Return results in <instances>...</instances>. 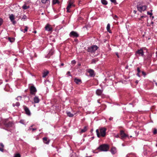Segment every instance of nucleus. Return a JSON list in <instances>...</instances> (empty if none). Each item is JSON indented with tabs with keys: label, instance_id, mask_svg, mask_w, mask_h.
Here are the masks:
<instances>
[{
	"label": "nucleus",
	"instance_id": "1",
	"mask_svg": "<svg viewBox=\"0 0 157 157\" xmlns=\"http://www.w3.org/2000/svg\"><path fill=\"white\" fill-rule=\"evenodd\" d=\"M99 130L100 134H99V131L98 129L96 130V132L97 133V136L98 137H99L100 136L102 137H104L105 135V132L106 130V128H101Z\"/></svg>",
	"mask_w": 157,
	"mask_h": 157
},
{
	"label": "nucleus",
	"instance_id": "2",
	"mask_svg": "<svg viewBox=\"0 0 157 157\" xmlns=\"http://www.w3.org/2000/svg\"><path fill=\"white\" fill-rule=\"evenodd\" d=\"M109 148V146L106 144H103L100 145L97 149L98 150L100 151H107Z\"/></svg>",
	"mask_w": 157,
	"mask_h": 157
},
{
	"label": "nucleus",
	"instance_id": "3",
	"mask_svg": "<svg viewBox=\"0 0 157 157\" xmlns=\"http://www.w3.org/2000/svg\"><path fill=\"white\" fill-rule=\"evenodd\" d=\"M98 48L97 46L96 45H93L90 47H88L87 51L90 53H93L97 50Z\"/></svg>",
	"mask_w": 157,
	"mask_h": 157
},
{
	"label": "nucleus",
	"instance_id": "4",
	"mask_svg": "<svg viewBox=\"0 0 157 157\" xmlns=\"http://www.w3.org/2000/svg\"><path fill=\"white\" fill-rule=\"evenodd\" d=\"M74 0H70L68 2V5L67 7V12H69V10L70 8L72 6H75V5L74 4Z\"/></svg>",
	"mask_w": 157,
	"mask_h": 157
},
{
	"label": "nucleus",
	"instance_id": "5",
	"mask_svg": "<svg viewBox=\"0 0 157 157\" xmlns=\"http://www.w3.org/2000/svg\"><path fill=\"white\" fill-rule=\"evenodd\" d=\"M30 93L33 95H35L37 91L36 88L34 86H30Z\"/></svg>",
	"mask_w": 157,
	"mask_h": 157
},
{
	"label": "nucleus",
	"instance_id": "6",
	"mask_svg": "<svg viewBox=\"0 0 157 157\" xmlns=\"http://www.w3.org/2000/svg\"><path fill=\"white\" fill-rule=\"evenodd\" d=\"M137 7L138 10L139 11L141 12L142 11H144L145 10L147 9V6L145 5L140 6H139L137 5Z\"/></svg>",
	"mask_w": 157,
	"mask_h": 157
},
{
	"label": "nucleus",
	"instance_id": "7",
	"mask_svg": "<svg viewBox=\"0 0 157 157\" xmlns=\"http://www.w3.org/2000/svg\"><path fill=\"white\" fill-rule=\"evenodd\" d=\"M120 134L121 137V138L122 140L126 137H128V136L126 135L123 130H121L120 131Z\"/></svg>",
	"mask_w": 157,
	"mask_h": 157
},
{
	"label": "nucleus",
	"instance_id": "8",
	"mask_svg": "<svg viewBox=\"0 0 157 157\" xmlns=\"http://www.w3.org/2000/svg\"><path fill=\"white\" fill-rule=\"evenodd\" d=\"M45 30L48 31H52V28L51 25L49 24H47L45 27Z\"/></svg>",
	"mask_w": 157,
	"mask_h": 157
},
{
	"label": "nucleus",
	"instance_id": "9",
	"mask_svg": "<svg viewBox=\"0 0 157 157\" xmlns=\"http://www.w3.org/2000/svg\"><path fill=\"white\" fill-rule=\"evenodd\" d=\"M23 107L26 114L29 116H30L31 115V113L29 108L25 106H23Z\"/></svg>",
	"mask_w": 157,
	"mask_h": 157
},
{
	"label": "nucleus",
	"instance_id": "10",
	"mask_svg": "<svg viewBox=\"0 0 157 157\" xmlns=\"http://www.w3.org/2000/svg\"><path fill=\"white\" fill-rule=\"evenodd\" d=\"M9 18L13 24H15L16 23V22L14 21V16L13 14H11Z\"/></svg>",
	"mask_w": 157,
	"mask_h": 157
},
{
	"label": "nucleus",
	"instance_id": "11",
	"mask_svg": "<svg viewBox=\"0 0 157 157\" xmlns=\"http://www.w3.org/2000/svg\"><path fill=\"white\" fill-rule=\"evenodd\" d=\"M70 36H73L74 37H77L78 36V34L77 33L73 31L70 33Z\"/></svg>",
	"mask_w": 157,
	"mask_h": 157
},
{
	"label": "nucleus",
	"instance_id": "12",
	"mask_svg": "<svg viewBox=\"0 0 157 157\" xmlns=\"http://www.w3.org/2000/svg\"><path fill=\"white\" fill-rule=\"evenodd\" d=\"M136 55L138 54L139 56H143L144 54L143 50L141 49L138 50L136 52Z\"/></svg>",
	"mask_w": 157,
	"mask_h": 157
},
{
	"label": "nucleus",
	"instance_id": "13",
	"mask_svg": "<svg viewBox=\"0 0 157 157\" xmlns=\"http://www.w3.org/2000/svg\"><path fill=\"white\" fill-rule=\"evenodd\" d=\"M44 142L46 144H48L50 142V140L46 137H44L43 138Z\"/></svg>",
	"mask_w": 157,
	"mask_h": 157
},
{
	"label": "nucleus",
	"instance_id": "14",
	"mask_svg": "<svg viewBox=\"0 0 157 157\" xmlns=\"http://www.w3.org/2000/svg\"><path fill=\"white\" fill-rule=\"evenodd\" d=\"M88 72L90 74V76H93L94 75V71L93 70L90 69L88 70Z\"/></svg>",
	"mask_w": 157,
	"mask_h": 157
},
{
	"label": "nucleus",
	"instance_id": "15",
	"mask_svg": "<svg viewBox=\"0 0 157 157\" xmlns=\"http://www.w3.org/2000/svg\"><path fill=\"white\" fill-rule=\"evenodd\" d=\"M74 81L77 84H79L82 82L81 80L80 79H78L76 78H75Z\"/></svg>",
	"mask_w": 157,
	"mask_h": 157
},
{
	"label": "nucleus",
	"instance_id": "16",
	"mask_svg": "<svg viewBox=\"0 0 157 157\" xmlns=\"http://www.w3.org/2000/svg\"><path fill=\"white\" fill-rule=\"evenodd\" d=\"M102 90L100 89H98L96 91V94L98 95H100L102 92Z\"/></svg>",
	"mask_w": 157,
	"mask_h": 157
},
{
	"label": "nucleus",
	"instance_id": "17",
	"mask_svg": "<svg viewBox=\"0 0 157 157\" xmlns=\"http://www.w3.org/2000/svg\"><path fill=\"white\" fill-rule=\"evenodd\" d=\"M40 100L38 97L36 96L34 98V102L35 103H38L39 102Z\"/></svg>",
	"mask_w": 157,
	"mask_h": 157
},
{
	"label": "nucleus",
	"instance_id": "18",
	"mask_svg": "<svg viewBox=\"0 0 157 157\" xmlns=\"http://www.w3.org/2000/svg\"><path fill=\"white\" fill-rule=\"evenodd\" d=\"M111 152L113 154H115L116 152V149L115 147H113L111 150Z\"/></svg>",
	"mask_w": 157,
	"mask_h": 157
},
{
	"label": "nucleus",
	"instance_id": "19",
	"mask_svg": "<svg viewBox=\"0 0 157 157\" xmlns=\"http://www.w3.org/2000/svg\"><path fill=\"white\" fill-rule=\"evenodd\" d=\"M106 29L107 30V31L109 32V33H111V31L110 30V25L109 24H107V27H106Z\"/></svg>",
	"mask_w": 157,
	"mask_h": 157
},
{
	"label": "nucleus",
	"instance_id": "20",
	"mask_svg": "<svg viewBox=\"0 0 157 157\" xmlns=\"http://www.w3.org/2000/svg\"><path fill=\"white\" fill-rule=\"evenodd\" d=\"M87 130V129L86 126H85L84 127L83 129H82L81 130L80 133H82L86 131Z\"/></svg>",
	"mask_w": 157,
	"mask_h": 157
},
{
	"label": "nucleus",
	"instance_id": "21",
	"mask_svg": "<svg viewBox=\"0 0 157 157\" xmlns=\"http://www.w3.org/2000/svg\"><path fill=\"white\" fill-rule=\"evenodd\" d=\"M66 113L67 116L69 117H71L74 116V114L71 113L70 112L67 111Z\"/></svg>",
	"mask_w": 157,
	"mask_h": 157
},
{
	"label": "nucleus",
	"instance_id": "22",
	"mask_svg": "<svg viewBox=\"0 0 157 157\" xmlns=\"http://www.w3.org/2000/svg\"><path fill=\"white\" fill-rule=\"evenodd\" d=\"M49 72L48 71H44L43 73V78H45V77L48 75Z\"/></svg>",
	"mask_w": 157,
	"mask_h": 157
},
{
	"label": "nucleus",
	"instance_id": "23",
	"mask_svg": "<svg viewBox=\"0 0 157 157\" xmlns=\"http://www.w3.org/2000/svg\"><path fill=\"white\" fill-rule=\"evenodd\" d=\"M12 123L11 122H9L8 123H6L5 124L6 125L7 127H10L12 126Z\"/></svg>",
	"mask_w": 157,
	"mask_h": 157
},
{
	"label": "nucleus",
	"instance_id": "24",
	"mask_svg": "<svg viewBox=\"0 0 157 157\" xmlns=\"http://www.w3.org/2000/svg\"><path fill=\"white\" fill-rule=\"evenodd\" d=\"M8 40L10 41L11 43L13 42L15 40V39L13 38H11L9 37L8 38Z\"/></svg>",
	"mask_w": 157,
	"mask_h": 157
},
{
	"label": "nucleus",
	"instance_id": "25",
	"mask_svg": "<svg viewBox=\"0 0 157 157\" xmlns=\"http://www.w3.org/2000/svg\"><path fill=\"white\" fill-rule=\"evenodd\" d=\"M59 2L58 1V0H53L52 1V4H55L56 3L59 4Z\"/></svg>",
	"mask_w": 157,
	"mask_h": 157
},
{
	"label": "nucleus",
	"instance_id": "26",
	"mask_svg": "<svg viewBox=\"0 0 157 157\" xmlns=\"http://www.w3.org/2000/svg\"><path fill=\"white\" fill-rule=\"evenodd\" d=\"M101 2L104 5H106L107 4V2L105 0H101Z\"/></svg>",
	"mask_w": 157,
	"mask_h": 157
},
{
	"label": "nucleus",
	"instance_id": "27",
	"mask_svg": "<svg viewBox=\"0 0 157 157\" xmlns=\"http://www.w3.org/2000/svg\"><path fill=\"white\" fill-rule=\"evenodd\" d=\"M29 6H27L25 5H24L22 7V8L24 10H26L28 8H29Z\"/></svg>",
	"mask_w": 157,
	"mask_h": 157
},
{
	"label": "nucleus",
	"instance_id": "28",
	"mask_svg": "<svg viewBox=\"0 0 157 157\" xmlns=\"http://www.w3.org/2000/svg\"><path fill=\"white\" fill-rule=\"evenodd\" d=\"M20 103L19 102H17L16 103V104H13V107H14L15 106H18L20 105Z\"/></svg>",
	"mask_w": 157,
	"mask_h": 157
},
{
	"label": "nucleus",
	"instance_id": "29",
	"mask_svg": "<svg viewBox=\"0 0 157 157\" xmlns=\"http://www.w3.org/2000/svg\"><path fill=\"white\" fill-rule=\"evenodd\" d=\"M27 17L25 15H24L21 18V20L23 21H24L26 19Z\"/></svg>",
	"mask_w": 157,
	"mask_h": 157
},
{
	"label": "nucleus",
	"instance_id": "30",
	"mask_svg": "<svg viewBox=\"0 0 157 157\" xmlns=\"http://www.w3.org/2000/svg\"><path fill=\"white\" fill-rule=\"evenodd\" d=\"M21 97L20 96H18L16 98V100H17V101L21 100Z\"/></svg>",
	"mask_w": 157,
	"mask_h": 157
},
{
	"label": "nucleus",
	"instance_id": "31",
	"mask_svg": "<svg viewBox=\"0 0 157 157\" xmlns=\"http://www.w3.org/2000/svg\"><path fill=\"white\" fill-rule=\"evenodd\" d=\"M111 2L115 4H116L117 3L116 0H110Z\"/></svg>",
	"mask_w": 157,
	"mask_h": 157
},
{
	"label": "nucleus",
	"instance_id": "32",
	"mask_svg": "<svg viewBox=\"0 0 157 157\" xmlns=\"http://www.w3.org/2000/svg\"><path fill=\"white\" fill-rule=\"evenodd\" d=\"M157 133V129L156 128H155L153 131V133L154 134H155Z\"/></svg>",
	"mask_w": 157,
	"mask_h": 157
},
{
	"label": "nucleus",
	"instance_id": "33",
	"mask_svg": "<svg viewBox=\"0 0 157 157\" xmlns=\"http://www.w3.org/2000/svg\"><path fill=\"white\" fill-rule=\"evenodd\" d=\"M14 157H21V156L19 154H17L15 155Z\"/></svg>",
	"mask_w": 157,
	"mask_h": 157
},
{
	"label": "nucleus",
	"instance_id": "34",
	"mask_svg": "<svg viewBox=\"0 0 157 157\" xmlns=\"http://www.w3.org/2000/svg\"><path fill=\"white\" fill-rule=\"evenodd\" d=\"M3 22V21L2 19L0 18V26L2 24Z\"/></svg>",
	"mask_w": 157,
	"mask_h": 157
},
{
	"label": "nucleus",
	"instance_id": "35",
	"mask_svg": "<svg viewBox=\"0 0 157 157\" xmlns=\"http://www.w3.org/2000/svg\"><path fill=\"white\" fill-rule=\"evenodd\" d=\"M20 122L22 124H25V122H24V120H21L20 121Z\"/></svg>",
	"mask_w": 157,
	"mask_h": 157
},
{
	"label": "nucleus",
	"instance_id": "36",
	"mask_svg": "<svg viewBox=\"0 0 157 157\" xmlns=\"http://www.w3.org/2000/svg\"><path fill=\"white\" fill-rule=\"evenodd\" d=\"M41 2L45 4L48 1V0H41Z\"/></svg>",
	"mask_w": 157,
	"mask_h": 157
},
{
	"label": "nucleus",
	"instance_id": "37",
	"mask_svg": "<svg viewBox=\"0 0 157 157\" xmlns=\"http://www.w3.org/2000/svg\"><path fill=\"white\" fill-rule=\"evenodd\" d=\"M97 61V60H96L95 59H93L92 60V63H96V61Z\"/></svg>",
	"mask_w": 157,
	"mask_h": 157
},
{
	"label": "nucleus",
	"instance_id": "38",
	"mask_svg": "<svg viewBox=\"0 0 157 157\" xmlns=\"http://www.w3.org/2000/svg\"><path fill=\"white\" fill-rule=\"evenodd\" d=\"M71 157H77L75 153L73 154Z\"/></svg>",
	"mask_w": 157,
	"mask_h": 157
},
{
	"label": "nucleus",
	"instance_id": "39",
	"mask_svg": "<svg viewBox=\"0 0 157 157\" xmlns=\"http://www.w3.org/2000/svg\"><path fill=\"white\" fill-rule=\"evenodd\" d=\"M28 27L27 26H25V29H24L25 32H24V33H25V32L27 31V30H28Z\"/></svg>",
	"mask_w": 157,
	"mask_h": 157
},
{
	"label": "nucleus",
	"instance_id": "40",
	"mask_svg": "<svg viewBox=\"0 0 157 157\" xmlns=\"http://www.w3.org/2000/svg\"><path fill=\"white\" fill-rule=\"evenodd\" d=\"M142 73L143 75H144V76H145V75H146V73L144 71H142Z\"/></svg>",
	"mask_w": 157,
	"mask_h": 157
},
{
	"label": "nucleus",
	"instance_id": "41",
	"mask_svg": "<svg viewBox=\"0 0 157 157\" xmlns=\"http://www.w3.org/2000/svg\"><path fill=\"white\" fill-rule=\"evenodd\" d=\"M0 145L1 146V147H2V148L4 147V145L2 143H0Z\"/></svg>",
	"mask_w": 157,
	"mask_h": 157
},
{
	"label": "nucleus",
	"instance_id": "42",
	"mask_svg": "<svg viewBox=\"0 0 157 157\" xmlns=\"http://www.w3.org/2000/svg\"><path fill=\"white\" fill-rule=\"evenodd\" d=\"M138 73H139L140 72V70L139 67L137 68Z\"/></svg>",
	"mask_w": 157,
	"mask_h": 157
},
{
	"label": "nucleus",
	"instance_id": "43",
	"mask_svg": "<svg viewBox=\"0 0 157 157\" xmlns=\"http://www.w3.org/2000/svg\"><path fill=\"white\" fill-rule=\"evenodd\" d=\"M147 14L148 15H152V13H150L149 12H147Z\"/></svg>",
	"mask_w": 157,
	"mask_h": 157
},
{
	"label": "nucleus",
	"instance_id": "44",
	"mask_svg": "<svg viewBox=\"0 0 157 157\" xmlns=\"http://www.w3.org/2000/svg\"><path fill=\"white\" fill-rule=\"evenodd\" d=\"M3 148H2V147L1 148L0 147V151L2 152H3Z\"/></svg>",
	"mask_w": 157,
	"mask_h": 157
},
{
	"label": "nucleus",
	"instance_id": "45",
	"mask_svg": "<svg viewBox=\"0 0 157 157\" xmlns=\"http://www.w3.org/2000/svg\"><path fill=\"white\" fill-rule=\"evenodd\" d=\"M118 18V17L117 15H115L114 17V18L115 19H116V18Z\"/></svg>",
	"mask_w": 157,
	"mask_h": 157
},
{
	"label": "nucleus",
	"instance_id": "46",
	"mask_svg": "<svg viewBox=\"0 0 157 157\" xmlns=\"http://www.w3.org/2000/svg\"><path fill=\"white\" fill-rule=\"evenodd\" d=\"M116 54L117 55V57L118 58H119V56L118 55V52H116Z\"/></svg>",
	"mask_w": 157,
	"mask_h": 157
},
{
	"label": "nucleus",
	"instance_id": "47",
	"mask_svg": "<svg viewBox=\"0 0 157 157\" xmlns=\"http://www.w3.org/2000/svg\"><path fill=\"white\" fill-rule=\"evenodd\" d=\"M32 130L33 131H34V130H36V128H32Z\"/></svg>",
	"mask_w": 157,
	"mask_h": 157
},
{
	"label": "nucleus",
	"instance_id": "48",
	"mask_svg": "<svg viewBox=\"0 0 157 157\" xmlns=\"http://www.w3.org/2000/svg\"><path fill=\"white\" fill-rule=\"evenodd\" d=\"M72 63L73 64H75L76 63V62L75 61H72Z\"/></svg>",
	"mask_w": 157,
	"mask_h": 157
},
{
	"label": "nucleus",
	"instance_id": "49",
	"mask_svg": "<svg viewBox=\"0 0 157 157\" xmlns=\"http://www.w3.org/2000/svg\"><path fill=\"white\" fill-rule=\"evenodd\" d=\"M113 119V117H110V118H109V120H110V121H111L112 120V119Z\"/></svg>",
	"mask_w": 157,
	"mask_h": 157
},
{
	"label": "nucleus",
	"instance_id": "50",
	"mask_svg": "<svg viewBox=\"0 0 157 157\" xmlns=\"http://www.w3.org/2000/svg\"><path fill=\"white\" fill-rule=\"evenodd\" d=\"M136 75L137 76H138V77H140V75H139V73H138L137 74H136Z\"/></svg>",
	"mask_w": 157,
	"mask_h": 157
},
{
	"label": "nucleus",
	"instance_id": "51",
	"mask_svg": "<svg viewBox=\"0 0 157 157\" xmlns=\"http://www.w3.org/2000/svg\"><path fill=\"white\" fill-rule=\"evenodd\" d=\"M146 17V16H141V18H143L144 17Z\"/></svg>",
	"mask_w": 157,
	"mask_h": 157
},
{
	"label": "nucleus",
	"instance_id": "52",
	"mask_svg": "<svg viewBox=\"0 0 157 157\" xmlns=\"http://www.w3.org/2000/svg\"><path fill=\"white\" fill-rule=\"evenodd\" d=\"M133 12L135 14H136V10H134L133 11Z\"/></svg>",
	"mask_w": 157,
	"mask_h": 157
},
{
	"label": "nucleus",
	"instance_id": "53",
	"mask_svg": "<svg viewBox=\"0 0 157 157\" xmlns=\"http://www.w3.org/2000/svg\"><path fill=\"white\" fill-rule=\"evenodd\" d=\"M138 82H139V81H138V80H136V84H137V83H138Z\"/></svg>",
	"mask_w": 157,
	"mask_h": 157
},
{
	"label": "nucleus",
	"instance_id": "54",
	"mask_svg": "<svg viewBox=\"0 0 157 157\" xmlns=\"http://www.w3.org/2000/svg\"><path fill=\"white\" fill-rule=\"evenodd\" d=\"M63 65H64V64H63V63H61V66H63Z\"/></svg>",
	"mask_w": 157,
	"mask_h": 157
},
{
	"label": "nucleus",
	"instance_id": "55",
	"mask_svg": "<svg viewBox=\"0 0 157 157\" xmlns=\"http://www.w3.org/2000/svg\"><path fill=\"white\" fill-rule=\"evenodd\" d=\"M70 74V71H68L67 72V74H69V75Z\"/></svg>",
	"mask_w": 157,
	"mask_h": 157
},
{
	"label": "nucleus",
	"instance_id": "56",
	"mask_svg": "<svg viewBox=\"0 0 157 157\" xmlns=\"http://www.w3.org/2000/svg\"><path fill=\"white\" fill-rule=\"evenodd\" d=\"M34 33H36V31H35L34 32Z\"/></svg>",
	"mask_w": 157,
	"mask_h": 157
},
{
	"label": "nucleus",
	"instance_id": "57",
	"mask_svg": "<svg viewBox=\"0 0 157 157\" xmlns=\"http://www.w3.org/2000/svg\"><path fill=\"white\" fill-rule=\"evenodd\" d=\"M31 128V126H30V127L29 128V129L30 130L32 129V128Z\"/></svg>",
	"mask_w": 157,
	"mask_h": 157
},
{
	"label": "nucleus",
	"instance_id": "58",
	"mask_svg": "<svg viewBox=\"0 0 157 157\" xmlns=\"http://www.w3.org/2000/svg\"><path fill=\"white\" fill-rule=\"evenodd\" d=\"M116 137H119L118 136V135L116 136Z\"/></svg>",
	"mask_w": 157,
	"mask_h": 157
},
{
	"label": "nucleus",
	"instance_id": "59",
	"mask_svg": "<svg viewBox=\"0 0 157 157\" xmlns=\"http://www.w3.org/2000/svg\"><path fill=\"white\" fill-rule=\"evenodd\" d=\"M155 85L156 86H157V82H156L155 83Z\"/></svg>",
	"mask_w": 157,
	"mask_h": 157
},
{
	"label": "nucleus",
	"instance_id": "60",
	"mask_svg": "<svg viewBox=\"0 0 157 157\" xmlns=\"http://www.w3.org/2000/svg\"><path fill=\"white\" fill-rule=\"evenodd\" d=\"M153 23H154V22H151V23L152 24H153Z\"/></svg>",
	"mask_w": 157,
	"mask_h": 157
},
{
	"label": "nucleus",
	"instance_id": "61",
	"mask_svg": "<svg viewBox=\"0 0 157 157\" xmlns=\"http://www.w3.org/2000/svg\"><path fill=\"white\" fill-rule=\"evenodd\" d=\"M156 146L157 147V144H156Z\"/></svg>",
	"mask_w": 157,
	"mask_h": 157
},
{
	"label": "nucleus",
	"instance_id": "62",
	"mask_svg": "<svg viewBox=\"0 0 157 157\" xmlns=\"http://www.w3.org/2000/svg\"><path fill=\"white\" fill-rule=\"evenodd\" d=\"M41 14L42 15H44V13H42Z\"/></svg>",
	"mask_w": 157,
	"mask_h": 157
},
{
	"label": "nucleus",
	"instance_id": "63",
	"mask_svg": "<svg viewBox=\"0 0 157 157\" xmlns=\"http://www.w3.org/2000/svg\"><path fill=\"white\" fill-rule=\"evenodd\" d=\"M33 126V125H32L31 126V127H32Z\"/></svg>",
	"mask_w": 157,
	"mask_h": 157
},
{
	"label": "nucleus",
	"instance_id": "64",
	"mask_svg": "<svg viewBox=\"0 0 157 157\" xmlns=\"http://www.w3.org/2000/svg\"><path fill=\"white\" fill-rule=\"evenodd\" d=\"M156 153H157V151H156Z\"/></svg>",
	"mask_w": 157,
	"mask_h": 157
}]
</instances>
